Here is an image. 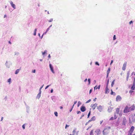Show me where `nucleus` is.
Segmentation results:
<instances>
[{
    "instance_id": "f257e3e1",
    "label": "nucleus",
    "mask_w": 135,
    "mask_h": 135,
    "mask_svg": "<svg viewBox=\"0 0 135 135\" xmlns=\"http://www.w3.org/2000/svg\"><path fill=\"white\" fill-rule=\"evenodd\" d=\"M93 130H91L90 133V135H100L101 133V132L100 129H96L93 133Z\"/></svg>"
},
{
    "instance_id": "f03ea898",
    "label": "nucleus",
    "mask_w": 135,
    "mask_h": 135,
    "mask_svg": "<svg viewBox=\"0 0 135 135\" xmlns=\"http://www.w3.org/2000/svg\"><path fill=\"white\" fill-rule=\"evenodd\" d=\"M110 129V127H108L104 129L103 132V135H107L108 134L109 132Z\"/></svg>"
},
{
    "instance_id": "7ed1b4c3",
    "label": "nucleus",
    "mask_w": 135,
    "mask_h": 135,
    "mask_svg": "<svg viewBox=\"0 0 135 135\" xmlns=\"http://www.w3.org/2000/svg\"><path fill=\"white\" fill-rule=\"evenodd\" d=\"M129 107H130L129 105H128L125 107L123 110L124 113H127L130 112V109L129 108Z\"/></svg>"
},
{
    "instance_id": "20e7f679",
    "label": "nucleus",
    "mask_w": 135,
    "mask_h": 135,
    "mask_svg": "<svg viewBox=\"0 0 135 135\" xmlns=\"http://www.w3.org/2000/svg\"><path fill=\"white\" fill-rule=\"evenodd\" d=\"M127 123V120L125 117H124L122 120V124L124 126H126Z\"/></svg>"
},
{
    "instance_id": "39448f33",
    "label": "nucleus",
    "mask_w": 135,
    "mask_h": 135,
    "mask_svg": "<svg viewBox=\"0 0 135 135\" xmlns=\"http://www.w3.org/2000/svg\"><path fill=\"white\" fill-rule=\"evenodd\" d=\"M120 110V108H117L115 109V113L117 114H119V115L121 116L122 115V114L121 113H119V112Z\"/></svg>"
},
{
    "instance_id": "423d86ee",
    "label": "nucleus",
    "mask_w": 135,
    "mask_h": 135,
    "mask_svg": "<svg viewBox=\"0 0 135 135\" xmlns=\"http://www.w3.org/2000/svg\"><path fill=\"white\" fill-rule=\"evenodd\" d=\"M97 104L95 103L94 104H91V107L93 110H94L97 106Z\"/></svg>"
},
{
    "instance_id": "0eeeda50",
    "label": "nucleus",
    "mask_w": 135,
    "mask_h": 135,
    "mask_svg": "<svg viewBox=\"0 0 135 135\" xmlns=\"http://www.w3.org/2000/svg\"><path fill=\"white\" fill-rule=\"evenodd\" d=\"M129 109H130V111L134 110L135 108L134 104H133L131 106H130V107H129Z\"/></svg>"
},
{
    "instance_id": "6e6552de",
    "label": "nucleus",
    "mask_w": 135,
    "mask_h": 135,
    "mask_svg": "<svg viewBox=\"0 0 135 135\" xmlns=\"http://www.w3.org/2000/svg\"><path fill=\"white\" fill-rule=\"evenodd\" d=\"M122 98L119 95H118L116 98V101L117 102L120 101L121 100Z\"/></svg>"
},
{
    "instance_id": "1a4fd4ad",
    "label": "nucleus",
    "mask_w": 135,
    "mask_h": 135,
    "mask_svg": "<svg viewBox=\"0 0 135 135\" xmlns=\"http://www.w3.org/2000/svg\"><path fill=\"white\" fill-rule=\"evenodd\" d=\"M127 62H125L123 64V66L122 68V69L123 70H125L126 69Z\"/></svg>"
},
{
    "instance_id": "9d476101",
    "label": "nucleus",
    "mask_w": 135,
    "mask_h": 135,
    "mask_svg": "<svg viewBox=\"0 0 135 135\" xmlns=\"http://www.w3.org/2000/svg\"><path fill=\"white\" fill-rule=\"evenodd\" d=\"M86 108L84 106H82L80 108V110L82 112H84L86 110Z\"/></svg>"
},
{
    "instance_id": "9b49d317",
    "label": "nucleus",
    "mask_w": 135,
    "mask_h": 135,
    "mask_svg": "<svg viewBox=\"0 0 135 135\" xmlns=\"http://www.w3.org/2000/svg\"><path fill=\"white\" fill-rule=\"evenodd\" d=\"M134 127L133 126H132L131 127L130 131H129V132L132 133L134 130Z\"/></svg>"
},
{
    "instance_id": "f8f14e48",
    "label": "nucleus",
    "mask_w": 135,
    "mask_h": 135,
    "mask_svg": "<svg viewBox=\"0 0 135 135\" xmlns=\"http://www.w3.org/2000/svg\"><path fill=\"white\" fill-rule=\"evenodd\" d=\"M97 109H98L99 111L101 112L102 110V107L100 105L99 106L97 107Z\"/></svg>"
},
{
    "instance_id": "ddd939ff",
    "label": "nucleus",
    "mask_w": 135,
    "mask_h": 135,
    "mask_svg": "<svg viewBox=\"0 0 135 135\" xmlns=\"http://www.w3.org/2000/svg\"><path fill=\"white\" fill-rule=\"evenodd\" d=\"M109 89H108L107 85L106 88H105V93L106 94H108L109 93Z\"/></svg>"
},
{
    "instance_id": "4468645a",
    "label": "nucleus",
    "mask_w": 135,
    "mask_h": 135,
    "mask_svg": "<svg viewBox=\"0 0 135 135\" xmlns=\"http://www.w3.org/2000/svg\"><path fill=\"white\" fill-rule=\"evenodd\" d=\"M10 4L14 8V9L16 8L15 5L13 4V2L12 1H11L10 2Z\"/></svg>"
},
{
    "instance_id": "2eb2a0df",
    "label": "nucleus",
    "mask_w": 135,
    "mask_h": 135,
    "mask_svg": "<svg viewBox=\"0 0 135 135\" xmlns=\"http://www.w3.org/2000/svg\"><path fill=\"white\" fill-rule=\"evenodd\" d=\"M110 68H109L107 71V78L109 75V73L110 71Z\"/></svg>"
},
{
    "instance_id": "dca6fc26",
    "label": "nucleus",
    "mask_w": 135,
    "mask_h": 135,
    "mask_svg": "<svg viewBox=\"0 0 135 135\" xmlns=\"http://www.w3.org/2000/svg\"><path fill=\"white\" fill-rule=\"evenodd\" d=\"M49 65H50V68L51 69V71L52 72V73H54V70H53V67H52L51 65V64H50Z\"/></svg>"
},
{
    "instance_id": "f3484780",
    "label": "nucleus",
    "mask_w": 135,
    "mask_h": 135,
    "mask_svg": "<svg viewBox=\"0 0 135 135\" xmlns=\"http://www.w3.org/2000/svg\"><path fill=\"white\" fill-rule=\"evenodd\" d=\"M135 88V85L133 84L132 86L131 87V89L132 90H134Z\"/></svg>"
},
{
    "instance_id": "a211bd4d",
    "label": "nucleus",
    "mask_w": 135,
    "mask_h": 135,
    "mask_svg": "<svg viewBox=\"0 0 135 135\" xmlns=\"http://www.w3.org/2000/svg\"><path fill=\"white\" fill-rule=\"evenodd\" d=\"M118 114H117L116 113H114V119H115L117 118L118 116Z\"/></svg>"
},
{
    "instance_id": "6ab92c4d",
    "label": "nucleus",
    "mask_w": 135,
    "mask_h": 135,
    "mask_svg": "<svg viewBox=\"0 0 135 135\" xmlns=\"http://www.w3.org/2000/svg\"><path fill=\"white\" fill-rule=\"evenodd\" d=\"M111 93H110L111 95H115L116 94H115V93L113 92L112 91V89H111Z\"/></svg>"
},
{
    "instance_id": "aec40b11",
    "label": "nucleus",
    "mask_w": 135,
    "mask_h": 135,
    "mask_svg": "<svg viewBox=\"0 0 135 135\" xmlns=\"http://www.w3.org/2000/svg\"><path fill=\"white\" fill-rule=\"evenodd\" d=\"M96 118L95 116H93L91 118V119L92 121H94L95 120Z\"/></svg>"
},
{
    "instance_id": "412c9836",
    "label": "nucleus",
    "mask_w": 135,
    "mask_h": 135,
    "mask_svg": "<svg viewBox=\"0 0 135 135\" xmlns=\"http://www.w3.org/2000/svg\"><path fill=\"white\" fill-rule=\"evenodd\" d=\"M76 129H75L73 130L72 132L73 134H72V135H75V133L76 132Z\"/></svg>"
},
{
    "instance_id": "4be33fe9",
    "label": "nucleus",
    "mask_w": 135,
    "mask_h": 135,
    "mask_svg": "<svg viewBox=\"0 0 135 135\" xmlns=\"http://www.w3.org/2000/svg\"><path fill=\"white\" fill-rule=\"evenodd\" d=\"M20 70V69H17V70L15 72V74H18V73L19 72Z\"/></svg>"
},
{
    "instance_id": "5701e85b",
    "label": "nucleus",
    "mask_w": 135,
    "mask_h": 135,
    "mask_svg": "<svg viewBox=\"0 0 135 135\" xmlns=\"http://www.w3.org/2000/svg\"><path fill=\"white\" fill-rule=\"evenodd\" d=\"M37 30V29L36 28V29H35V30L34 31V33H33V35L34 36H35L36 35Z\"/></svg>"
},
{
    "instance_id": "b1692460",
    "label": "nucleus",
    "mask_w": 135,
    "mask_h": 135,
    "mask_svg": "<svg viewBox=\"0 0 135 135\" xmlns=\"http://www.w3.org/2000/svg\"><path fill=\"white\" fill-rule=\"evenodd\" d=\"M115 81V80H113V81L112 82V84H111V86L112 87L113 86V85H114V82Z\"/></svg>"
},
{
    "instance_id": "393cba45",
    "label": "nucleus",
    "mask_w": 135,
    "mask_h": 135,
    "mask_svg": "<svg viewBox=\"0 0 135 135\" xmlns=\"http://www.w3.org/2000/svg\"><path fill=\"white\" fill-rule=\"evenodd\" d=\"M100 85H99V86L98 87H96V86H95L94 87V89H100Z\"/></svg>"
},
{
    "instance_id": "a878e982",
    "label": "nucleus",
    "mask_w": 135,
    "mask_h": 135,
    "mask_svg": "<svg viewBox=\"0 0 135 135\" xmlns=\"http://www.w3.org/2000/svg\"><path fill=\"white\" fill-rule=\"evenodd\" d=\"M90 113H91V111H90L89 112V113L88 114V118L89 117L90 115Z\"/></svg>"
},
{
    "instance_id": "bb28decb",
    "label": "nucleus",
    "mask_w": 135,
    "mask_h": 135,
    "mask_svg": "<svg viewBox=\"0 0 135 135\" xmlns=\"http://www.w3.org/2000/svg\"><path fill=\"white\" fill-rule=\"evenodd\" d=\"M54 114L57 117L58 116L57 113V112H54Z\"/></svg>"
},
{
    "instance_id": "cd10ccee",
    "label": "nucleus",
    "mask_w": 135,
    "mask_h": 135,
    "mask_svg": "<svg viewBox=\"0 0 135 135\" xmlns=\"http://www.w3.org/2000/svg\"><path fill=\"white\" fill-rule=\"evenodd\" d=\"M133 92V91L132 90H130L129 92V93L131 94Z\"/></svg>"
},
{
    "instance_id": "c85d7f7f",
    "label": "nucleus",
    "mask_w": 135,
    "mask_h": 135,
    "mask_svg": "<svg viewBox=\"0 0 135 135\" xmlns=\"http://www.w3.org/2000/svg\"><path fill=\"white\" fill-rule=\"evenodd\" d=\"M114 119V118L113 117H111L110 119V120H113Z\"/></svg>"
},
{
    "instance_id": "c756f323",
    "label": "nucleus",
    "mask_w": 135,
    "mask_h": 135,
    "mask_svg": "<svg viewBox=\"0 0 135 135\" xmlns=\"http://www.w3.org/2000/svg\"><path fill=\"white\" fill-rule=\"evenodd\" d=\"M129 73L128 72L127 73V77H129Z\"/></svg>"
},
{
    "instance_id": "7c9ffc66",
    "label": "nucleus",
    "mask_w": 135,
    "mask_h": 135,
    "mask_svg": "<svg viewBox=\"0 0 135 135\" xmlns=\"http://www.w3.org/2000/svg\"><path fill=\"white\" fill-rule=\"evenodd\" d=\"M11 78H10L9 79H8V82L9 83H10L11 82Z\"/></svg>"
},
{
    "instance_id": "2f4dec72",
    "label": "nucleus",
    "mask_w": 135,
    "mask_h": 135,
    "mask_svg": "<svg viewBox=\"0 0 135 135\" xmlns=\"http://www.w3.org/2000/svg\"><path fill=\"white\" fill-rule=\"evenodd\" d=\"M116 37H115V35H114V36H113V40H115L116 39Z\"/></svg>"
},
{
    "instance_id": "473e14b6",
    "label": "nucleus",
    "mask_w": 135,
    "mask_h": 135,
    "mask_svg": "<svg viewBox=\"0 0 135 135\" xmlns=\"http://www.w3.org/2000/svg\"><path fill=\"white\" fill-rule=\"evenodd\" d=\"M81 104V103L80 102H79L78 103V107H79Z\"/></svg>"
},
{
    "instance_id": "72a5a7b5",
    "label": "nucleus",
    "mask_w": 135,
    "mask_h": 135,
    "mask_svg": "<svg viewBox=\"0 0 135 135\" xmlns=\"http://www.w3.org/2000/svg\"><path fill=\"white\" fill-rule=\"evenodd\" d=\"M53 21V19H51L49 21V22H51Z\"/></svg>"
},
{
    "instance_id": "f704fd0d",
    "label": "nucleus",
    "mask_w": 135,
    "mask_h": 135,
    "mask_svg": "<svg viewBox=\"0 0 135 135\" xmlns=\"http://www.w3.org/2000/svg\"><path fill=\"white\" fill-rule=\"evenodd\" d=\"M74 106V104H73V106H72V108H71V109L70 110V112H71V111H72V109H73V107Z\"/></svg>"
},
{
    "instance_id": "c9c22d12",
    "label": "nucleus",
    "mask_w": 135,
    "mask_h": 135,
    "mask_svg": "<svg viewBox=\"0 0 135 135\" xmlns=\"http://www.w3.org/2000/svg\"><path fill=\"white\" fill-rule=\"evenodd\" d=\"M46 51H45L44 52H42V55H44L46 52Z\"/></svg>"
},
{
    "instance_id": "e433bc0d",
    "label": "nucleus",
    "mask_w": 135,
    "mask_h": 135,
    "mask_svg": "<svg viewBox=\"0 0 135 135\" xmlns=\"http://www.w3.org/2000/svg\"><path fill=\"white\" fill-rule=\"evenodd\" d=\"M22 128L23 129H25V124H23L22 126Z\"/></svg>"
},
{
    "instance_id": "4c0bfd02",
    "label": "nucleus",
    "mask_w": 135,
    "mask_h": 135,
    "mask_svg": "<svg viewBox=\"0 0 135 135\" xmlns=\"http://www.w3.org/2000/svg\"><path fill=\"white\" fill-rule=\"evenodd\" d=\"M133 84L135 85V78L134 79V81L133 82Z\"/></svg>"
},
{
    "instance_id": "58836bf2",
    "label": "nucleus",
    "mask_w": 135,
    "mask_h": 135,
    "mask_svg": "<svg viewBox=\"0 0 135 135\" xmlns=\"http://www.w3.org/2000/svg\"><path fill=\"white\" fill-rule=\"evenodd\" d=\"M95 64L96 65H98V66L99 65V64L97 62H95Z\"/></svg>"
},
{
    "instance_id": "ea45409f",
    "label": "nucleus",
    "mask_w": 135,
    "mask_h": 135,
    "mask_svg": "<svg viewBox=\"0 0 135 135\" xmlns=\"http://www.w3.org/2000/svg\"><path fill=\"white\" fill-rule=\"evenodd\" d=\"M90 101H91V100L90 99H89V100H88L86 102V103H88L89 102H90Z\"/></svg>"
},
{
    "instance_id": "a19ab883",
    "label": "nucleus",
    "mask_w": 135,
    "mask_h": 135,
    "mask_svg": "<svg viewBox=\"0 0 135 135\" xmlns=\"http://www.w3.org/2000/svg\"><path fill=\"white\" fill-rule=\"evenodd\" d=\"M50 86V85H48L46 87V88H45V89H47V88H48V87H49V86Z\"/></svg>"
},
{
    "instance_id": "79ce46f5",
    "label": "nucleus",
    "mask_w": 135,
    "mask_h": 135,
    "mask_svg": "<svg viewBox=\"0 0 135 135\" xmlns=\"http://www.w3.org/2000/svg\"><path fill=\"white\" fill-rule=\"evenodd\" d=\"M132 133H129V132L128 135H132Z\"/></svg>"
},
{
    "instance_id": "37998d69",
    "label": "nucleus",
    "mask_w": 135,
    "mask_h": 135,
    "mask_svg": "<svg viewBox=\"0 0 135 135\" xmlns=\"http://www.w3.org/2000/svg\"><path fill=\"white\" fill-rule=\"evenodd\" d=\"M103 122V120H102L100 122V124H101Z\"/></svg>"
},
{
    "instance_id": "c03bdc74",
    "label": "nucleus",
    "mask_w": 135,
    "mask_h": 135,
    "mask_svg": "<svg viewBox=\"0 0 135 135\" xmlns=\"http://www.w3.org/2000/svg\"><path fill=\"white\" fill-rule=\"evenodd\" d=\"M88 81L89 82V84H90V79H88Z\"/></svg>"
},
{
    "instance_id": "a18cd8bd",
    "label": "nucleus",
    "mask_w": 135,
    "mask_h": 135,
    "mask_svg": "<svg viewBox=\"0 0 135 135\" xmlns=\"http://www.w3.org/2000/svg\"><path fill=\"white\" fill-rule=\"evenodd\" d=\"M77 112L78 114H79L80 113H81V112L80 111H78Z\"/></svg>"
},
{
    "instance_id": "49530a36",
    "label": "nucleus",
    "mask_w": 135,
    "mask_h": 135,
    "mask_svg": "<svg viewBox=\"0 0 135 135\" xmlns=\"http://www.w3.org/2000/svg\"><path fill=\"white\" fill-rule=\"evenodd\" d=\"M69 126H68L67 124H66V126H65V128L66 129V128L67 127H68Z\"/></svg>"
},
{
    "instance_id": "de8ad7c7",
    "label": "nucleus",
    "mask_w": 135,
    "mask_h": 135,
    "mask_svg": "<svg viewBox=\"0 0 135 135\" xmlns=\"http://www.w3.org/2000/svg\"><path fill=\"white\" fill-rule=\"evenodd\" d=\"M35 70H34L32 71V73H35Z\"/></svg>"
},
{
    "instance_id": "09e8293b",
    "label": "nucleus",
    "mask_w": 135,
    "mask_h": 135,
    "mask_svg": "<svg viewBox=\"0 0 135 135\" xmlns=\"http://www.w3.org/2000/svg\"><path fill=\"white\" fill-rule=\"evenodd\" d=\"M133 22L132 21H130L129 22V24L130 25Z\"/></svg>"
},
{
    "instance_id": "8fccbe9b",
    "label": "nucleus",
    "mask_w": 135,
    "mask_h": 135,
    "mask_svg": "<svg viewBox=\"0 0 135 135\" xmlns=\"http://www.w3.org/2000/svg\"><path fill=\"white\" fill-rule=\"evenodd\" d=\"M49 29H50V28L49 27L48 28H47V30H46V32H47L49 30Z\"/></svg>"
},
{
    "instance_id": "3c124183",
    "label": "nucleus",
    "mask_w": 135,
    "mask_h": 135,
    "mask_svg": "<svg viewBox=\"0 0 135 135\" xmlns=\"http://www.w3.org/2000/svg\"><path fill=\"white\" fill-rule=\"evenodd\" d=\"M96 99H97V98H95L94 99L93 101H96Z\"/></svg>"
},
{
    "instance_id": "603ef678",
    "label": "nucleus",
    "mask_w": 135,
    "mask_h": 135,
    "mask_svg": "<svg viewBox=\"0 0 135 135\" xmlns=\"http://www.w3.org/2000/svg\"><path fill=\"white\" fill-rule=\"evenodd\" d=\"M92 89H90L89 91V93L90 94L92 91Z\"/></svg>"
},
{
    "instance_id": "864d4df0",
    "label": "nucleus",
    "mask_w": 135,
    "mask_h": 135,
    "mask_svg": "<svg viewBox=\"0 0 135 135\" xmlns=\"http://www.w3.org/2000/svg\"><path fill=\"white\" fill-rule=\"evenodd\" d=\"M91 121H92L91 120V119H90V120H89L88 121V123H89V122H91Z\"/></svg>"
},
{
    "instance_id": "5fc2aeb1",
    "label": "nucleus",
    "mask_w": 135,
    "mask_h": 135,
    "mask_svg": "<svg viewBox=\"0 0 135 135\" xmlns=\"http://www.w3.org/2000/svg\"><path fill=\"white\" fill-rule=\"evenodd\" d=\"M77 102V101H75L74 102V105Z\"/></svg>"
},
{
    "instance_id": "6e6d98bb",
    "label": "nucleus",
    "mask_w": 135,
    "mask_h": 135,
    "mask_svg": "<svg viewBox=\"0 0 135 135\" xmlns=\"http://www.w3.org/2000/svg\"><path fill=\"white\" fill-rule=\"evenodd\" d=\"M43 86H42L40 88V91H41V89L42 88V87H43Z\"/></svg>"
},
{
    "instance_id": "4d7b16f0",
    "label": "nucleus",
    "mask_w": 135,
    "mask_h": 135,
    "mask_svg": "<svg viewBox=\"0 0 135 135\" xmlns=\"http://www.w3.org/2000/svg\"><path fill=\"white\" fill-rule=\"evenodd\" d=\"M113 60H112L111 61V63L110 64V65H111V64L113 62Z\"/></svg>"
},
{
    "instance_id": "13d9d810",
    "label": "nucleus",
    "mask_w": 135,
    "mask_h": 135,
    "mask_svg": "<svg viewBox=\"0 0 135 135\" xmlns=\"http://www.w3.org/2000/svg\"><path fill=\"white\" fill-rule=\"evenodd\" d=\"M48 57L49 58H50L51 57L50 55V54H49L48 55Z\"/></svg>"
},
{
    "instance_id": "bf43d9fd",
    "label": "nucleus",
    "mask_w": 135,
    "mask_h": 135,
    "mask_svg": "<svg viewBox=\"0 0 135 135\" xmlns=\"http://www.w3.org/2000/svg\"><path fill=\"white\" fill-rule=\"evenodd\" d=\"M87 80V79H86L84 80V82H86V81Z\"/></svg>"
},
{
    "instance_id": "052dcab7",
    "label": "nucleus",
    "mask_w": 135,
    "mask_h": 135,
    "mask_svg": "<svg viewBox=\"0 0 135 135\" xmlns=\"http://www.w3.org/2000/svg\"><path fill=\"white\" fill-rule=\"evenodd\" d=\"M60 109H62L63 108V107H62V106H60Z\"/></svg>"
},
{
    "instance_id": "680f3d73",
    "label": "nucleus",
    "mask_w": 135,
    "mask_h": 135,
    "mask_svg": "<svg viewBox=\"0 0 135 135\" xmlns=\"http://www.w3.org/2000/svg\"><path fill=\"white\" fill-rule=\"evenodd\" d=\"M47 32H46H46H45L44 33H43L44 35V34H46V33H47Z\"/></svg>"
},
{
    "instance_id": "e2e57ef3",
    "label": "nucleus",
    "mask_w": 135,
    "mask_h": 135,
    "mask_svg": "<svg viewBox=\"0 0 135 135\" xmlns=\"http://www.w3.org/2000/svg\"><path fill=\"white\" fill-rule=\"evenodd\" d=\"M53 89H52L51 90V93H52V92H53Z\"/></svg>"
},
{
    "instance_id": "0e129e2a",
    "label": "nucleus",
    "mask_w": 135,
    "mask_h": 135,
    "mask_svg": "<svg viewBox=\"0 0 135 135\" xmlns=\"http://www.w3.org/2000/svg\"><path fill=\"white\" fill-rule=\"evenodd\" d=\"M90 128V127H89L86 130H88Z\"/></svg>"
},
{
    "instance_id": "69168bd1",
    "label": "nucleus",
    "mask_w": 135,
    "mask_h": 135,
    "mask_svg": "<svg viewBox=\"0 0 135 135\" xmlns=\"http://www.w3.org/2000/svg\"><path fill=\"white\" fill-rule=\"evenodd\" d=\"M3 119V117H2V118H1V121H2Z\"/></svg>"
},
{
    "instance_id": "338daca9",
    "label": "nucleus",
    "mask_w": 135,
    "mask_h": 135,
    "mask_svg": "<svg viewBox=\"0 0 135 135\" xmlns=\"http://www.w3.org/2000/svg\"><path fill=\"white\" fill-rule=\"evenodd\" d=\"M129 77H127L126 80L127 81H128V80Z\"/></svg>"
},
{
    "instance_id": "774afa93",
    "label": "nucleus",
    "mask_w": 135,
    "mask_h": 135,
    "mask_svg": "<svg viewBox=\"0 0 135 135\" xmlns=\"http://www.w3.org/2000/svg\"><path fill=\"white\" fill-rule=\"evenodd\" d=\"M88 122H86V124H85V125H87V124H88Z\"/></svg>"
}]
</instances>
